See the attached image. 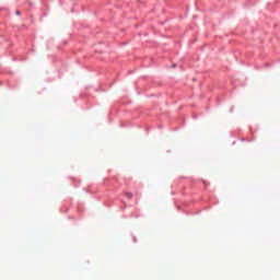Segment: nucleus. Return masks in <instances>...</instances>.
<instances>
[{
  "label": "nucleus",
  "mask_w": 280,
  "mask_h": 280,
  "mask_svg": "<svg viewBox=\"0 0 280 280\" xmlns=\"http://www.w3.org/2000/svg\"><path fill=\"white\" fill-rule=\"evenodd\" d=\"M16 14H21V12L16 11Z\"/></svg>",
  "instance_id": "nucleus-2"
},
{
  "label": "nucleus",
  "mask_w": 280,
  "mask_h": 280,
  "mask_svg": "<svg viewBox=\"0 0 280 280\" xmlns=\"http://www.w3.org/2000/svg\"><path fill=\"white\" fill-rule=\"evenodd\" d=\"M125 196H126V198H129V200H130V199H132L133 195H132V192H126Z\"/></svg>",
  "instance_id": "nucleus-1"
}]
</instances>
